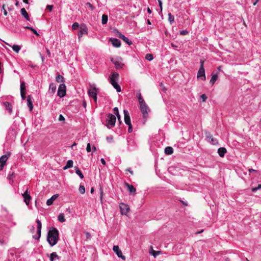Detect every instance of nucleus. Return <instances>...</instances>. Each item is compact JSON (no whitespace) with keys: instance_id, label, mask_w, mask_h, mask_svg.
I'll list each match as a JSON object with an SVG mask.
<instances>
[{"instance_id":"obj_32","label":"nucleus","mask_w":261,"mask_h":261,"mask_svg":"<svg viewBox=\"0 0 261 261\" xmlns=\"http://www.w3.org/2000/svg\"><path fill=\"white\" fill-rule=\"evenodd\" d=\"M59 258V256L57 254L56 252H53L50 255V261H54V258Z\"/></svg>"},{"instance_id":"obj_46","label":"nucleus","mask_w":261,"mask_h":261,"mask_svg":"<svg viewBox=\"0 0 261 261\" xmlns=\"http://www.w3.org/2000/svg\"><path fill=\"white\" fill-rule=\"evenodd\" d=\"M86 5L89 7V8L91 10H93L94 9V7L90 3H87Z\"/></svg>"},{"instance_id":"obj_50","label":"nucleus","mask_w":261,"mask_h":261,"mask_svg":"<svg viewBox=\"0 0 261 261\" xmlns=\"http://www.w3.org/2000/svg\"><path fill=\"white\" fill-rule=\"evenodd\" d=\"M116 36L118 37L119 38H121V36H122L123 35L121 33H120L119 31H116Z\"/></svg>"},{"instance_id":"obj_33","label":"nucleus","mask_w":261,"mask_h":261,"mask_svg":"<svg viewBox=\"0 0 261 261\" xmlns=\"http://www.w3.org/2000/svg\"><path fill=\"white\" fill-rule=\"evenodd\" d=\"M56 81L58 82V83H60V82H62V83H63L64 82V77H63V76L59 74L58 75V76L56 77Z\"/></svg>"},{"instance_id":"obj_53","label":"nucleus","mask_w":261,"mask_h":261,"mask_svg":"<svg viewBox=\"0 0 261 261\" xmlns=\"http://www.w3.org/2000/svg\"><path fill=\"white\" fill-rule=\"evenodd\" d=\"M53 8V5H47L46 6V9H48L49 11H51Z\"/></svg>"},{"instance_id":"obj_27","label":"nucleus","mask_w":261,"mask_h":261,"mask_svg":"<svg viewBox=\"0 0 261 261\" xmlns=\"http://www.w3.org/2000/svg\"><path fill=\"white\" fill-rule=\"evenodd\" d=\"M75 173L80 176L82 179L84 178V175L81 170L78 168L77 167H74Z\"/></svg>"},{"instance_id":"obj_1","label":"nucleus","mask_w":261,"mask_h":261,"mask_svg":"<svg viewBox=\"0 0 261 261\" xmlns=\"http://www.w3.org/2000/svg\"><path fill=\"white\" fill-rule=\"evenodd\" d=\"M59 240V232L57 228L53 227L48 232L47 241L51 246L55 245Z\"/></svg>"},{"instance_id":"obj_31","label":"nucleus","mask_w":261,"mask_h":261,"mask_svg":"<svg viewBox=\"0 0 261 261\" xmlns=\"http://www.w3.org/2000/svg\"><path fill=\"white\" fill-rule=\"evenodd\" d=\"M58 220L60 222H64L66 221L63 214H60L58 217Z\"/></svg>"},{"instance_id":"obj_58","label":"nucleus","mask_w":261,"mask_h":261,"mask_svg":"<svg viewBox=\"0 0 261 261\" xmlns=\"http://www.w3.org/2000/svg\"><path fill=\"white\" fill-rule=\"evenodd\" d=\"M126 171L129 172L132 175L134 174L133 171L130 169V168H128L125 170Z\"/></svg>"},{"instance_id":"obj_51","label":"nucleus","mask_w":261,"mask_h":261,"mask_svg":"<svg viewBox=\"0 0 261 261\" xmlns=\"http://www.w3.org/2000/svg\"><path fill=\"white\" fill-rule=\"evenodd\" d=\"M188 32L186 30H182L180 32V34L182 35H185L188 34Z\"/></svg>"},{"instance_id":"obj_60","label":"nucleus","mask_w":261,"mask_h":261,"mask_svg":"<svg viewBox=\"0 0 261 261\" xmlns=\"http://www.w3.org/2000/svg\"><path fill=\"white\" fill-rule=\"evenodd\" d=\"M46 53H47L48 56L50 57L51 56L50 51L49 50V49L48 48H46Z\"/></svg>"},{"instance_id":"obj_56","label":"nucleus","mask_w":261,"mask_h":261,"mask_svg":"<svg viewBox=\"0 0 261 261\" xmlns=\"http://www.w3.org/2000/svg\"><path fill=\"white\" fill-rule=\"evenodd\" d=\"M21 98L23 100H24L26 98L25 96V92L24 93H20Z\"/></svg>"},{"instance_id":"obj_57","label":"nucleus","mask_w":261,"mask_h":261,"mask_svg":"<svg viewBox=\"0 0 261 261\" xmlns=\"http://www.w3.org/2000/svg\"><path fill=\"white\" fill-rule=\"evenodd\" d=\"M5 5H3V9L4 10V14L5 15V16H7V12L5 8Z\"/></svg>"},{"instance_id":"obj_16","label":"nucleus","mask_w":261,"mask_h":261,"mask_svg":"<svg viewBox=\"0 0 261 261\" xmlns=\"http://www.w3.org/2000/svg\"><path fill=\"white\" fill-rule=\"evenodd\" d=\"M88 94L90 97H95V95H97V89L96 87L89 89L88 90Z\"/></svg>"},{"instance_id":"obj_63","label":"nucleus","mask_w":261,"mask_h":261,"mask_svg":"<svg viewBox=\"0 0 261 261\" xmlns=\"http://www.w3.org/2000/svg\"><path fill=\"white\" fill-rule=\"evenodd\" d=\"M249 172L250 173L252 172H256V170H254V169H249Z\"/></svg>"},{"instance_id":"obj_9","label":"nucleus","mask_w":261,"mask_h":261,"mask_svg":"<svg viewBox=\"0 0 261 261\" xmlns=\"http://www.w3.org/2000/svg\"><path fill=\"white\" fill-rule=\"evenodd\" d=\"M120 209L122 215H126L129 210L128 205L124 203H121L120 204Z\"/></svg>"},{"instance_id":"obj_48","label":"nucleus","mask_w":261,"mask_h":261,"mask_svg":"<svg viewBox=\"0 0 261 261\" xmlns=\"http://www.w3.org/2000/svg\"><path fill=\"white\" fill-rule=\"evenodd\" d=\"M85 234L86 235V240H88L89 239H90L91 238V235H90V233H89L88 232H85Z\"/></svg>"},{"instance_id":"obj_43","label":"nucleus","mask_w":261,"mask_h":261,"mask_svg":"<svg viewBox=\"0 0 261 261\" xmlns=\"http://www.w3.org/2000/svg\"><path fill=\"white\" fill-rule=\"evenodd\" d=\"M79 27V24L77 22H74L72 25V28L73 30H76Z\"/></svg>"},{"instance_id":"obj_2","label":"nucleus","mask_w":261,"mask_h":261,"mask_svg":"<svg viewBox=\"0 0 261 261\" xmlns=\"http://www.w3.org/2000/svg\"><path fill=\"white\" fill-rule=\"evenodd\" d=\"M119 77V74L117 72H113L110 77V82L118 92L121 91V87L116 82Z\"/></svg>"},{"instance_id":"obj_22","label":"nucleus","mask_w":261,"mask_h":261,"mask_svg":"<svg viewBox=\"0 0 261 261\" xmlns=\"http://www.w3.org/2000/svg\"><path fill=\"white\" fill-rule=\"evenodd\" d=\"M113 111H114V114L116 115L117 118H118V120L119 122V123L121 124L122 121L121 120V116L119 114V110H118V108L117 107H115L113 109Z\"/></svg>"},{"instance_id":"obj_39","label":"nucleus","mask_w":261,"mask_h":261,"mask_svg":"<svg viewBox=\"0 0 261 261\" xmlns=\"http://www.w3.org/2000/svg\"><path fill=\"white\" fill-rule=\"evenodd\" d=\"M79 192L83 194L85 193V188L84 186L81 185L80 186L79 189Z\"/></svg>"},{"instance_id":"obj_7","label":"nucleus","mask_w":261,"mask_h":261,"mask_svg":"<svg viewBox=\"0 0 261 261\" xmlns=\"http://www.w3.org/2000/svg\"><path fill=\"white\" fill-rule=\"evenodd\" d=\"M113 250L114 252L119 257H120L123 260L125 259V256L123 255L121 251L120 250L119 247L117 245H114L113 248Z\"/></svg>"},{"instance_id":"obj_61","label":"nucleus","mask_w":261,"mask_h":261,"mask_svg":"<svg viewBox=\"0 0 261 261\" xmlns=\"http://www.w3.org/2000/svg\"><path fill=\"white\" fill-rule=\"evenodd\" d=\"M100 199L102 200V195H103V191L101 188H100Z\"/></svg>"},{"instance_id":"obj_3","label":"nucleus","mask_w":261,"mask_h":261,"mask_svg":"<svg viewBox=\"0 0 261 261\" xmlns=\"http://www.w3.org/2000/svg\"><path fill=\"white\" fill-rule=\"evenodd\" d=\"M116 120V116L112 114H109L106 119V126L108 128H111L115 125Z\"/></svg>"},{"instance_id":"obj_5","label":"nucleus","mask_w":261,"mask_h":261,"mask_svg":"<svg viewBox=\"0 0 261 261\" xmlns=\"http://www.w3.org/2000/svg\"><path fill=\"white\" fill-rule=\"evenodd\" d=\"M140 109L141 112L143 115L144 118H147L148 117V113L149 111V110L146 105L145 102L144 103L140 104Z\"/></svg>"},{"instance_id":"obj_10","label":"nucleus","mask_w":261,"mask_h":261,"mask_svg":"<svg viewBox=\"0 0 261 261\" xmlns=\"http://www.w3.org/2000/svg\"><path fill=\"white\" fill-rule=\"evenodd\" d=\"M22 196L24 198V201L27 205H29L30 200L31 199V196L28 193V189L25 191V192L22 194Z\"/></svg>"},{"instance_id":"obj_41","label":"nucleus","mask_w":261,"mask_h":261,"mask_svg":"<svg viewBox=\"0 0 261 261\" xmlns=\"http://www.w3.org/2000/svg\"><path fill=\"white\" fill-rule=\"evenodd\" d=\"M4 104L6 107L9 110L10 113H11L12 111V109L11 108V106L10 105V103L8 102H6L4 103Z\"/></svg>"},{"instance_id":"obj_23","label":"nucleus","mask_w":261,"mask_h":261,"mask_svg":"<svg viewBox=\"0 0 261 261\" xmlns=\"http://www.w3.org/2000/svg\"><path fill=\"white\" fill-rule=\"evenodd\" d=\"M218 79V75L217 74H213L212 73V77H211V79L210 80V84L212 85H213L215 82Z\"/></svg>"},{"instance_id":"obj_11","label":"nucleus","mask_w":261,"mask_h":261,"mask_svg":"<svg viewBox=\"0 0 261 261\" xmlns=\"http://www.w3.org/2000/svg\"><path fill=\"white\" fill-rule=\"evenodd\" d=\"M124 115V122L127 125L131 124L130 118L128 111L126 110L123 111Z\"/></svg>"},{"instance_id":"obj_37","label":"nucleus","mask_w":261,"mask_h":261,"mask_svg":"<svg viewBox=\"0 0 261 261\" xmlns=\"http://www.w3.org/2000/svg\"><path fill=\"white\" fill-rule=\"evenodd\" d=\"M12 49L16 53H18L20 49V47L17 45H13L12 46Z\"/></svg>"},{"instance_id":"obj_36","label":"nucleus","mask_w":261,"mask_h":261,"mask_svg":"<svg viewBox=\"0 0 261 261\" xmlns=\"http://www.w3.org/2000/svg\"><path fill=\"white\" fill-rule=\"evenodd\" d=\"M25 29H28V30H30V31H31L34 34L36 35L37 36H39V34L38 33H37V32L36 31V30L34 29H33L32 27H24Z\"/></svg>"},{"instance_id":"obj_35","label":"nucleus","mask_w":261,"mask_h":261,"mask_svg":"<svg viewBox=\"0 0 261 261\" xmlns=\"http://www.w3.org/2000/svg\"><path fill=\"white\" fill-rule=\"evenodd\" d=\"M168 20L171 24H172L174 20V16L170 13L168 14Z\"/></svg>"},{"instance_id":"obj_6","label":"nucleus","mask_w":261,"mask_h":261,"mask_svg":"<svg viewBox=\"0 0 261 261\" xmlns=\"http://www.w3.org/2000/svg\"><path fill=\"white\" fill-rule=\"evenodd\" d=\"M66 88L65 85L60 84L58 90V95L60 97H63L66 95Z\"/></svg>"},{"instance_id":"obj_18","label":"nucleus","mask_w":261,"mask_h":261,"mask_svg":"<svg viewBox=\"0 0 261 261\" xmlns=\"http://www.w3.org/2000/svg\"><path fill=\"white\" fill-rule=\"evenodd\" d=\"M111 61L113 62V63L115 64V68L117 69L122 68L124 64L121 63V62H119V61L114 60V59H112Z\"/></svg>"},{"instance_id":"obj_4","label":"nucleus","mask_w":261,"mask_h":261,"mask_svg":"<svg viewBox=\"0 0 261 261\" xmlns=\"http://www.w3.org/2000/svg\"><path fill=\"white\" fill-rule=\"evenodd\" d=\"M10 155L11 153L8 152L7 154L2 155L0 158V171L3 169V168L5 165L7 160L10 156Z\"/></svg>"},{"instance_id":"obj_52","label":"nucleus","mask_w":261,"mask_h":261,"mask_svg":"<svg viewBox=\"0 0 261 261\" xmlns=\"http://www.w3.org/2000/svg\"><path fill=\"white\" fill-rule=\"evenodd\" d=\"M128 125V133H130L133 131L132 125L131 124H129Z\"/></svg>"},{"instance_id":"obj_55","label":"nucleus","mask_w":261,"mask_h":261,"mask_svg":"<svg viewBox=\"0 0 261 261\" xmlns=\"http://www.w3.org/2000/svg\"><path fill=\"white\" fill-rule=\"evenodd\" d=\"M59 120L60 121L65 120V118L62 115H60L59 117Z\"/></svg>"},{"instance_id":"obj_49","label":"nucleus","mask_w":261,"mask_h":261,"mask_svg":"<svg viewBox=\"0 0 261 261\" xmlns=\"http://www.w3.org/2000/svg\"><path fill=\"white\" fill-rule=\"evenodd\" d=\"M201 98L202 99L203 101H205L206 100V99H207V96H206L205 94H203L201 95Z\"/></svg>"},{"instance_id":"obj_17","label":"nucleus","mask_w":261,"mask_h":261,"mask_svg":"<svg viewBox=\"0 0 261 261\" xmlns=\"http://www.w3.org/2000/svg\"><path fill=\"white\" fill-rule=\"evenodd\" d=\"M59 197L58 194H55L51 196L50 198L48 199L46 201L47 205H50L53 204V202Z\"/></svg>"},{"instance_id":"obj_34","label":"nucleus","mask_w":261,"mask_h":261,"mask_svg":"<svg viewBox=\"0 0 261 261\" xmlns=\"http://www.w3.org/2000/svg\"><path fill=\"white\" fill-rule=\"evenodd\" d=\"M56 89V85L51 83L49 85V90H51V92L52 93H54Z\"/></svg>"},{"instance_id":"obj_19","label":"nucleus","mask_w":261,"mask_h":261,"mask_svg":"<svg viewBox=\"0 0 261 261\" xmlns=\"http://www.w3.org/2000/svg\"><path fill=\"white\" fill-rule=\"evenodd\" d=\"M27 105L30 109V111H32L33 109V105L31 95H28L27 97Z\"/></svg>"},{"instance_id":"obj_29","label":"nucleus","mask_w":261,"mask_h":261,"mask_svg":"<svg viewBox=\"0 0 261 261\" xmlns=\"http://www.w3.org/2000/svg\"><path fill=\"white\" fill-rule=\"evenodd\" d=\"M120 39H122L125 43L129 45L132 44V42L130 41L127 37H125L124 35L121 36Z\"/></svg>"},{"instance_id":"obj_26","label":"nucleus","mask_w":261,"mask_h":261,"mask_svg":"<svg viewBox=\"0 0 261 261\" xmlns=\"http://www.w3.org/2000/svg\"><path fill=\"white\" fill-rule=\"evenodd\" d=\"M173 152V149L172 147H171L170 146H168L165 148V153L166 154L170 155V154H172Z\"/></svg>"},{"instance_id":"obj_64","label":"nucleus","mask_w":261,"mask_h":261,"mask_svg":"<svg viewBox=\"0 0 261 261\" xmlns=\"http://www.w3.org/2000/svg\"><path fill=\"white\" fill-rule=\"evenodd\" d=\"M83 106L84 108H86V102L85 101H84L83 102Z\"/></svg>"},{"instance_id":"obj_42","label":"nucleus","mask_w":261,"mask_h":261,"mask_svg":"<svg viewBox=\"0 0 261 261\" xmlns=\"http://www.w3.org/2000/svg\"><path fill=\"white\" fill-rule=\"evenodd\" d=\"M138 100L139 101L140 105L142 104V103H144L145 102V101L143 100V99L142 98L140 93L139 94V95L138 96Z\"/></svg>"},{"instance_id":"obj_28","label":"nucleus","mask_w":261,"mask_h":261,"mask_svg":"<svg viewBox=\"0 0 261 261\" xmlns=\"http://www.w3.org/2000/svg\"><path fill=\"white\" fill-rule=\"evenodd\" d=\"M108 19V15H107L106 14H103L102 15L101 22L103 24H105L107 23Z\"/></svg>"},{"instance_id":"obj_21","label":"nucleus","mask_w":261,"mask_h":261,"mask_svg":"<svg viewBox=\"0 0 261 261\" xmlns=\"http://www.w3.org/2000/svg\"><path fill=\"white\" fill-rule=\"evenodd\" d=\"M226 152V149L224 147H220L218 150V153L220 157H223Z\"/></svg>"},{"instance_id":"obj_15","label":"nucleus","mask_w":261,"mask_h":261,"mask_svg":"<svg viewBox=\"0 0 261 261\" xmlns=\"http://www.w3.org/2000/svg\"><path fill=\"white\" fill-rule=\"evenodd\" d=\"M110 41L111 42L113 45L116 47H119L121 45V42L118 39L110 38Z\"/></svg>"},{"instance_id":"obj_12","label":"nucleus","mask_w":261,"mask_h":261,"mask_svg":"<svg viewBox=\"0 0 261 261\" xmlns=\"http://www.w3.org/2000/svg\"><path fill=\"white\" fill-rule=\"evenodd\" d=\"M202 77V80L204 81L205 80V71L204 68H199V70L197 73V78Z\"/></svg>"},{"instance_id":"obj_40","label":"nucleus","mask_w":261,"mask_h":261,"mask_svg":"<svg viewBox=\"0 0 261 261\" xmlns=\"http://www.w3.org/2000/svg\"><path fill=\"white\" fill-rule=\"evenodd\" d=\"M145 58L148 61H151L153 59V56L151 54H147L146 55Z\"/></svg>"},{"instance_id":"obj_62","label":"nucleus","mask_w":261,"mask_h":261,"mask_svg":"<svg viewBox=\"0 0 261 261\" xmlns=\"http://www.w3.org/2000/svg\"><path fill=\"white\" fill-rule=\"evenodd\" d=\"M100 161L103 165H106V161L103 159H101Z\"/></svg>"},{"instance_id":"obj_47","label":"nucleus","mask_w":261,"mask_h":261,"mask_svg":"<svg viewBox=\"0 0 261 261\" xmlns=\"http://www.w3.org/2000/svg\"><path fill=\"white\" fill-rule=\"evenodd\" d=\"M91 145H90V143H88L87 145V147H86V151L88 152H89L91 151Z\"/></svg>"},{"instance_id":"obj_25","label":"nucleus","mask_w":261,"mask_h":261,"mask_svg":"<svg viewBox=\"0 0 261 261\" xmlns=\"http://www.w3.org/2000/svg\"><path fill=\"white\" fill-rule=\"evenodd\" d=\"M150 253L154 256L156 257L157 255L161 254V251H155L153 249V248L152 246H150Z\"/></svg>"},{"instance_id":"obj_44","label":"nucleus","mask_w":261,"mask_h":261,"mask_svg":"<svg viewBox=\"0 0 261 261\" xmlns=\"http://www.w3.org/2000/svg\"><path fill=\"white\" fill-rule=\"evenodd\" d=\"M37 234H38V236L36 238H35L34 236L33 237L35 239L38 240L41 237V229L37 230Z\"/></svg>"},{"instance_id":"obj_38","label":"nucleus","mask_w":261,"mask_h":261,"mask_svg":"<svg viewBox=\"0 0 261 261\" xmlns=\"http://www.w3.org/2000/svg\"><path fill=\"white\" fill-rule=\"evenodd\" d=\"M36 222L37 224V230L41 229L42 224L41 221L39 219H37Z\"/></svg>"},{"instance_id":"obj_54","label":"nucleus","mask_w":261,"mask_h":261,"mask_svg":"<svg viewBox=\"0 0 261 261\" xmlns=\"http://www.w3.org/2000/svg\"><path fill=\"white\" fill-rule=\"evenodd\" d=\"M159 4L160 7V11L161 12L162 11V2L161 0H158Z\"/></svg>"},{"instance_id":"obj_14","label":"nucleus","mask_w":261,"mask_h":261,"mask_svg":"<svg viewBox=\"0 0 261 261\" xmlns=\"http://www.w3.org/2000/svg\"><path fill=\"white\" fill-rule=\"evenodd\" d=\"M124 185L127 188L128 191L130 193H133L134 195L136 194V188L132 185H130L127 182H125Z\"/></svg>"},{"instance_id":"obj_20","label":"nucleus","mask_w":261,"mask_h":261,"mask_svg":"<svg viewBox=\"0 0 261 261\" xmlns=\"http://www.w3.org/2000/svg\"><path fill=\"white\" fill-rule=\"evenodd\" d=\"M21 14L28 21L30 20L29 15L25 10V8H23L20 10Z\"/></svg>"},{"instance_id":"obj_24","label":"nucleus","mask_w":261,"mask_h":261,"mask_svg":"<svg viewBox=\"0 0 261 261\" xmlns=\"http://www.w3.org/2000/svg\"><path fill=\"white\" fill-rule=\"evenodd\" d=\"M73 162L72 160H68L66 166L63 167V169L65 170L68 168H72L73 167Z\"/></svg>"},{"instance_id":"obj_59","label":"nucleus","mask_w":261,"mask_h":261,"mask_svg":"<svg viewBox=\"0 0 261 261\" xmlns=\"http://www.w3.org/2000/svg\"><path fill=\"white\" fill-rule=\"evenodd\" d=\"M204 60H200V68H204Z\"/></svg>"},{"instance_id":"obj_30","label":"nucleus","mask_w":261,"mask_h":261,"mask_svg":"<svg viewBox=\"0 0 261 261\" xmlns=\"http://www.w3.org/2000/svg\"><path fill=\"white\" fill-rule=\"evenodd\" d=\"M25 83L22 81L20 84V93L25 92Z\"/></svg>"},{"instance_id":"obj_45","label":"nucleus","mask_w":261,"mask_h":261,"mask_svg":"<svg viewBox=\"0 0 261 261\" xmlns=\"http://www.w3.org/2000/svg\"><path fill=\"white\" fill-rule=\"evenodd\" d=\"M261 188V184H259L257 187H255V188H253L252 189V192H255L256 191H257V190Z\"/></svg>"},{"instance_id":"obj_13","label":"nucleus","mask_w":261,"mask_h":261,"mask_svg":"<svg viewBox=\"0 0 261 261\" xmlns=\"http://www.w3.org/2000/svg\"><path fill=\"white\" fill-rule=\"evenodd\" d=\"M206 137L207 139L211 140V143L213 145H216L218 144V141L217 139L213 137V136L209 133H206L205 134Z\"/></svg>"},{"instance_id":"obj_8","label":"nucleus","mask_w":261,"mask_h":261,"mask_svg":"<svg viewBox=\"0 0 261 261\" xmlns=\"http://www.w3.org/2000/svg\"><path fill=\"white\" fill-rule=\"evenodd\" d=\"M88 33V29L85 24L81 25L80 30L78 33L79 38H80L84 34Z\"/></svg>"}]
</instances>
